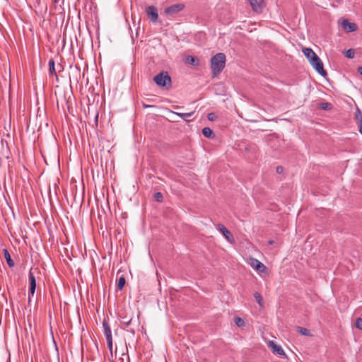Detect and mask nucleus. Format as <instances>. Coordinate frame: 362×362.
<instances>
[{
	"label": "nucleus",
	"instance_id": "obj_1",
	"mask_svg": "<svg viewBox=\"0 0 362 362\" xmlns=\"http://www.w3.org/2000/svg\"><path fill=\"white\" fill-rule=\"evenodd\" d=\"M302 51L315 71L322 76L326 77L327 76V73L324 69L322 60L315 54V52L311 48L308 47L303 48Z\"/></svg>",
	"mask_w": 362,
	"mask_h": 362
},
{
	"label": "nucleus",
	"instance_id": "obj_14",
	"mask_svg": "<svg viewBox=\"0 0 362 362\" xmlns=\"http://www.w3.org/2000/svg\"><path fill=\"white\" fill-rule=\"evenodd\" d=\"M185 62V63L192 65L194 66H197L199 65V59L196 57L191 56V55L187 56Z\"/></svg>",
	"mask_w": 362,
	"mask_h": 362
},
{
	"label": "nucleus",
	"instance_id": "obj_31",
	"mask_svg": "<svg viewBox=\"0 0 362 362\" xmlns=\"http://www.w3.org/2000/svg\"><path fill=\"white\" fill-rule=\"evenodd\" d=\"M142 106L144 108L155 107H156L155 105H147L144 103H142Z\"/></svg>",
	"mask_w": 362,
	"mask_h": 362
},
{
	"label": "nucleus",
	"instance_id": "obj_11",
	"mask_svg": "<svg viewBox=\"0 0 362 362\" xmlns=\"http://www.w3.org/2000/svg\"><path fill=\"white\" fill-rule=\"evenodd\" d=\"M252 10L257 13H261L264 7V1L262 0H248Z\"/></svg>",
	"mask_w": 362,
	"mask_h": 362
},
{
	"label": "nucleus",
	"instance_id": "obj_10",
	"mask_svg": "<svg viewBox=\"0 0 362 362\" xmlns=\"http://www.w3.org/2000/svg\"><path fill=\"white\" fill-rule=\"evenodd\" d=\"M268 345L274 354L280 356H286L283 349L280 346L277 345L274 341H269Z\"/></svg>",
	"mask_w": 362,
	"mask_h": 362
},
{
	"label": "nucleus",
	"instance_id": "obj_19",
	"mask_svg": "<svg viewBox=\"0 0 362 362\" xmlns=\"http://www.w3.org/2000/svg\"><path fill=\"white\" fill-rule=\"evenodd\" d=\"M319 108L323 110H330L332 108V105L330 103H321L319 104Z\"/></svg>",
	"mask_w": 362,
	"mask_h": 362
},
{
	"label": "nucleus",
	"instance_id": "obj_37",
	"mask_svg": "<svg viewBox=\"0 0 362 362\" xmlns=\"http://www.w3.org/2000/svg\"><path fill=\"white\" fill-rule=\"evenodd\" d=\"M53 3L54 4H57L59 3V0H53Z\"/></svg>",
	"mask_w": 362,
	"mask_h": 362
},
{
	"label": "nucleus",
	"instance_id": "obj_24",
	"mask_svg": "<svg viewBox=\"0 0 362 362\" xmlns=\"http://www.w3.org/2000/svg\"><path fill=\"white\" fill-rule=\"evenodd\" d=\"M153 197L158 202L161 203L163 202V195L161 192H156Z\"/></svg>",
	"mask_w": 362,
	"mask_h": 362
},
{
	"label": "nucleus",
	"instance_id": "obj_2",
	"mask_svg": "<svg viewBox=\"0 0 362 362\" xmlns=\"http://www.w3.org/2000/svg\"><path fill=\"white\" fill-rule=\"evenodd\" d=\"M226 65V55L219 52L211 58V69L212 71V77L219 75Z\"/></svg>",
	"mask_w": 362,
	"mask_h": 362
},
{
	"label": "nucleus",
	"instance_id": "obj_26",
	"mask_svg": "<svg viewBox=\"0 0 362 362\" xmlns=\"http://www.w3.org/2000/svg\"><path fill=\"white\" fill-rule=\"evenodd\" d=\"M355 52L353 49H349L345 53L346 57L349 59H353L354 57Z\"/></svg>",
	"mask_w": 362,
	"mask_h": 362
},
{
	"label": "nucleus",
	"instance_id": "obj_17",
	"mask_svg": "<svg viewBox=\"0 0 362 362\" xmlns=\"http://www.w3.org/2000/svg\"><path fill=\"white\" fill-rule=\"evenodd\" d=\"M202 132V134L206 138L215 137V134L210 127H204Z\"/></svg>",
	"mask_w": 362,
	"mask_h": 362
},
{
	"label": "nucleus",
	"instance_id": "obj_23",
	"mask_svg": "<svg viewBox=\"0 0 362 362\" xmlns=\"http://www.w3.org/2000/svg\"><path fill=\"white\" fill-rule=\"evenodd\" d=\"M173 112L174 114H176L177 116H179L180 117H181L182 119H184L185 121H187V118L192 116L194 114V112H187V113H177V112Z\"/></svg>",
	"mask_w": 362,
	"mask_h": 362
},
{
	"label": "nucleus",
	"instance_id": "obj_35",
	"mask_svg": "<svg viewBox=\"0 0 362 362\" xmlns=\"http://www.w3.org/2000/svg\"><path fill=\"white\" fill-rule=\"evenodd\" d=\"M357 71L362 76V66H358Z\"/></svg>",
	"mask_w": 362,
	"mask_h": 362
},
{
	"label": "nucleus",
	"instance_id": "obj_30",
	"mask_svg": "<svg viewBox=\"0 0 362 362\" xmlns=\"http://www.w3.org/2000/svg\"><path fill=\"white\" fill-rule=\"evenodd\" d=\"M283 170H284V168H283V167H282V166H278V167L276 168V173H277L278 174H281V173H283Z\"/></svg>",
	"mask_w": 362,
	"mask_h": 362
},
{
	"label": "nucleus",
	"instance_id": "obj_4",
	"mask_svg": "<svg viewBox=\"0 0 362 362\" xmlns=\"http://www.w3.org/2000/svg\"><path fill=\"white\" fill-rule=\"evenodd\" d=\"M103 332L105 336L106 340H107V348L110 350V351L112 353V332L110 329V326L109 325V323L107 321L104 319L103 322Z\"/></svg>",
	"mask_w": 362,
	"mask_h": 362
},
{
	"label": "nucleus",
	"instance_id": "obj_7",
	"mask_svg": "<svg viewBox=\"0 0 362 362\" xmlns=\"http://www.w3.org/2000/svg\"><path fill=\"white\" fill-rule=\"evenodd\" d=\"M29 279V290H28V301H30L31 296H34L36 289V279L34 276L32 269L29 272L28 274Z\"/></svg>",
	"mask_w": 362,
	"mask_h": 362
},
{
	"label": "nucleus",
	"instance_id": "obj_3",
	"mask_svg": "<svg viewBox=\"0 0 362 362\" xmlns=\"http://www.w3.org/2000/svg\"><path fill=\"white\" fill-rule=\"evenodd\" d=\"M153 81L160 87L171 86V78L167 71H161L155 76Z\"/></svg>",
	"mask_w": 362,
	"mask_h": 362
},
{
	"label": "nucleus",
	"instance_id": "obj_15",
	"mask_svg": "<svg viewBox=\"0 0 362 362\" xmlns=\"http://www.w3.org/2000/svg\"><path fill=\"white\" fill-rule=\"evenodd\" d=\"M3 253H4V258L6 259V261L7 264L8 265V267L10 268L13 267L15 264H14L13 260L11 259V255L8 252V250L7 249H4L3 250Z\"/></svg>",
	"mask_w": 362,
	"mask_h": 362
},
{
	"label": "nucleus",
	"instance_id": "obj_8",
	"mask_svg": "<svg viewBox=\"0 0 362 362\" xmlns=\"http://www.w3.org/2000/svg\"><path fill=\"white\" fill-rule=\"evenodd\" d=\"M146 12L153 23H156L158 19V13L156 7L149 6L146 8Z\"/></svg>",
	"mask_w": 362,
	"mask_h": 362
},
{
	"label": "nucleus",
	"instance_id": "obj_33",
	"mask_svg": "<svg viewBox=\"0 0 362 362\" xmlns=\"http://www.w3.org/2000/svg\"><path fill=\"white\" fill-rule=\"evenodd\" d=\"M98 112H96L95 115V123L96 125L98 124Z\"/></svg>",
	"mask_w": 362,
	"mask_h": 362
},
{
	"label": "nucleus",
	"instance_id": "obj_32",
	"mask_svg": "<svg viewBox=\"0 0 362 362\" xmlns=\"http://www.w3.org/2000/svg\"><path fill=\"white\" fill-rule=\"evenodd\" d=\"M35 6L40 7L42 6V1L41 0H35Z\"/></svg>",
	"mask_w": 362,
	"mask_h": 362
},
{
	"label": "nucleus",
	"instance_id": "obj_13",
	"mask_svg": "<svg viewBox=\"0 0 362 362\" xmlns=\"http://www.w3.org/2000/svg\"><path fill=\"white\" fill-rule=\"evenodd\" d=\"M355 119L358 124V132L362 135V111L358 107L356 110Z\"/></svg>",
	"mask_w": 362,
	"mask_h": 362
},
{
	"label": "nucleus",
	"instance_id": "obj_36",
	"mask_svg": "<svg viewBox=\"0 0 362 362\" xmlns=\"http://www.w3.org/2000/svg\"><path fill=\"white\" fill-rule=\"evenodd\" d=\"M268 243H269V245H273L274 243V240H269Z\"/></svg>",
	"mask_w": 362,
	"mask_h": 362
},
{
	"label": "nucleus",
	"instance_id": "obj_12",
	"mask_svg": "<svg viewBox=\"0 0 362 362\" xmlns=\"http://www.w3.org/2000/svg\"><path fill=\"white\" fill-rule=\"evenodd\" d=\"M217 229L223 235V236L229 241L233 239V235L223 225V224H218Z\"/></svg>",
	"mask_w": 362,
	"mask_h": 362
},
{
	"label": "nucleus",
	"instance_id": "obj_18",
	"mask_svg": "<svg viewBox=\"0 0 362 362\" xmlns=\"http://www.w3.org/2000/svg\"><path fill=\"white\" fill-rule=\"evenodd\" d=\"M254 297L259 306H261V307L264 306L263 298L259 293L255 292L254 293Z\"/></svg>",
	"mask_w": 362,
	"mask_h": 362
},
{
	"label": "nucleus",
	"instance_id": "obj_38",
	"mask_svg": "<svg viewBox=\"0 0 362 362\" xmlns=\"http://www.w3.org/2000/svg\"><path fill=\"white\" fill-rule=\"evenodd\" d=\"M44 8H45V11H47V5H46V4H45V5H44Z\"/></svg>",
	"mask_w": 362,
	"mask_h": 362
},
{
	"label": "nucleus",
	"instance_id": "obj_34",
	"mask_svg": "<svg viewBox=\"0 0 362 362\" xmlns=\"http://www.w3.org/2000/svg\"><path fill=\"white\" fill-rule=\"evenodd\" d=\"M128 332H131L132 334H135V329L134 328H130L129 329L127 330Z\"/></svg>",
	"mask_w": 362,
	"mask_h": 362
},
{
	"label": "nucleus",
	"instance_id": "obj_22",
	"mask_svg": "<svg viewBox=\"0 0 362 362\" xmlns=\"http://www.w3.org/2000/svg\"><path fill=\"white\" fill-rule=\"evenodd\" d=\"M297 330L299 334L303 336H310V330L302 327H297Z\"/></svg>",
	"mask_w": 362,
	"mask_h": 362
},
{
	"label": "nucleus",
	"instance_id": "obj_16",
	"mask_svg": "<svg viewBox=\"0 0 362 362\" xmlns=\"http://www.w3.org/2000/svg\"><path fill=\"white\" fill-rule=\"evenodd\" d=\"M48 65H49V74L50 75H54L56 76L57 81H58V76H57L56 71H55L54 60L53 59H50L49 60Z\"/></svg>",
	"mask_w": 362,
	"mask_h": 362
},
{
	"label": "nucleus",
	"instance_id": "obj_28",
	"mask_svg": "<svg viewBox=\"0 0 362 362\" xmlns=\"http://www.w3.org/2000/svg\"><path fill=\"white\" fill-rule=\"evenodd\" d=\"M80 72H81L80 68L77 65H76L74 70H73V71H72L73 74H75L76 76V75L80 76V74H81Z\"/></svg>",
	"mask_w": 362,
	"mask_h": 362
},
{
	"label": "nucleus",
	"instance_id": "obj_5",
	"mask_svg": "<svg viewBox=\"0 0 362 362\" xmlns=\"http://www.w3.org/2000/svg\"><path fill=\"white\" fill-rule=\"evenodd\" d=\"M248 264L259 274H266L267 272V267L254 257H250L248 259Z\"/></svg>",
	"mask_w": 362,
	"mask_h": 362
},
{
	"label": "nucleus",
	"instance_id": "obj_21",
	"mask_svg": "<svg viewBox=\"0 0 362 362\" xmlns=\"http://www.w3.org/2000/svg\"><path fill=\"white\" fill-rule=\"evenodd\" d=\"M120 322L125 326H130L132 323V318H128L127 316L120 317Z\"/></svg>",
	"mask_w": 362,
	"mask_h": 362
},
{
	"label": "nucleus",
	"instance_id": "obj_9",
	"mask_svg": "<svg viewBox=\"0 0 362 362\" xmlns=\"http://www.w3.org/2000/svg\"><path fill=\"white\" fill-rule=\"evenodd\" d=\"M342 28L347 33L356 31L358 26L354 23L349 22L347 19H344L341 23Z\"/></svg>",
	"mask_w": 362,
	"mask_h": 362
},
{
	"label": "nucleus",
	"instance_id": "obj_27",
	"mask_svg": "<svg viewBox=\"0 0 362 362\" xmlns=\"http://www.w3.org/2000/svg\"><path fill=\"white\" fill-rule=\"evenodd\" d=\"M355 327L360 329V330H362V318L361 317H358L356 320V322H355Z\"/></svg>",
	"mask_w": 362,
	"mask_h": 362
},
{
	"label": "nucleus",
	"instance_id": "obj_6",
	"mask_svg": "<svg viewBox=\"0 0 362 362\" xmlns=\"http://www.w3.org/2000/svg\"><path fill=\"white\" fill-rule=\"evenodd\" d=\"M185 7V6L184 4H175L166 7L164 10V12L167 16H173L179 12L182 11Z\"/></svg>",
	"mask_w": 362,
	"mask_h": 362
},
{
	"label": "nucleus",
	"instance_id": "obj_29",
	"mask_svg": "<svg viewBox=\"0 0 362 362\" xmlns=\"http://www.w3.org/2000/svg\"><path fill=\"white\" fill-rule=\"evenodd\" d=\"M215 117H216V115L214 113H209L207 115V118L211 121L214 120Z\"/></svg>",
	"mask_w": 362,
	"mask_h": 362
},
{
	"label": "nucleus",
	"instance_id": "obj_25",
	"mask_svg": "<svg viewBox=\"0 0 362 362\" xmlns=\"http://www.w3.org/2000/svg\"><path fill=\"white\" fill-rule=\"evenodd\" d=\"M234 322L238 327H243L245 325L244 320L239 317H235L234 318Z\"/></svg>",
	"mask_w": 362,
	"mask_h": 362
},
{
	"label": "nucleus",
	"instance_id": "obj_20",
	"mask_svg": "<svg viewBox=\"0 0 362 362\" xmlns=\"http://www.w3.org/2000/svg\"><path fill=\"white\" fill-rule=\"evenodd\" d=\"M125 284H126L125 278L123 276H120L118 279V282L117 284V288L120 291L122 290Z\"/></svg>",
	"mask_w": 362,
	"mask_h": 362
}]
</instances>
